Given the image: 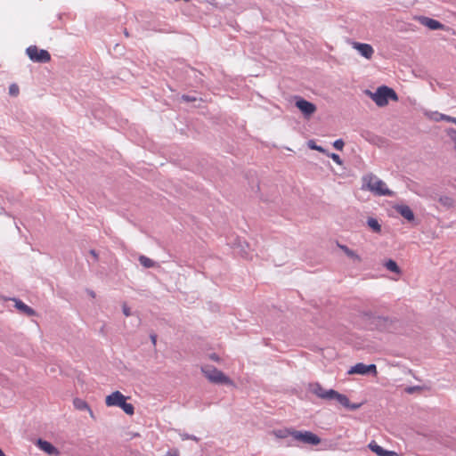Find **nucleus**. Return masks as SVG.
<instances>
[{
	"label": "nucleus",
	"mask_w": 456,
	"mask_h": 456,
	"mask_svg": "<svg viewBox=\"0 0 456 456\" xmlns=\"http://www.w3.org/2000/svg\"><path fill=\"white\" fill-rule=\"evenodd\" d=\"M127 415H133L134 413V407L132 403H126V401L120 407Z\"/></svg>",
	"instance_id": "393cba45"
},
{
	"label": "nucleus",
	"mask_w": 456,
	"mask_h": 456,
	"mask_svg": "<svg viewBox=\"0 0 456 456\" xmlns=\"http://www.w3.org/2000/svg\"><path fill=\"white\" fill-rule=\"evenodd\" d=\"M155 30L159 31V32H165V33L172 32L171 29H167V28H160V29H155Z\"/></svg>",
	"instance_id": "58836bf2"
},
{
	"label": "nucleus",
	"mask_w": 456,
	"mask_h": 456,
	"mask_svg": "<svg viewBox=\"0 0 456 456\" xmlns=\"http://www.w3.org/2000/svg\"><path fill=\"white\" fill-rule=\"evenodd\" d=\"M345 142L342 139H338L333 142V147L338 151H342L344 148Z\"/></svg>",
	"instance_id": "c85d7f7f"
},
{
	"label": "nucleus",
	"mask_w": 456,
	"mask_h": 456,
	"mask_svg": "<svg viewBox=\"0 0 456 456\" xmlns=\"http://www.w3.org/2000/svg\"><path fill=\"white\" fill-rule=\"evenodd\" d=\"M338 247L343 250V252L348 256L350 257L351 259H353L354 261L355 262H358L360 263L362 261V258L361 256L356 253L354 252V250H352L351 248H349L346 245H342V244H338Z\"/></svg>",
	"instance_id": "f3484780"
},
{
	"label": "nucleus",
	"mask_w": 456,
	"mask_h": 456,
	"mask_svg": "<svg viewBox=\"0 0 456 456\" xmlns=\"http://www.w3.org/2000/svg\"><path fill=\"white\" fill-rule=\"evenodd\" d=\"M367 224L374 232H381V225L376 218L369 217L367 220Z\"/></svg>",
	"instance_id": "aec40b11"
},
{
	"label": "nucleus",
	"mask_w": 456,
	"mask_h": 456,
	"mask_svg": "<svg viewBox=\"0 0 456 456\" xmlns=\"http://www.w3.org/2000/svg\"><path fill=\"white\" fill-rule=\"evenodd\" d=\"M28 58L37 63H47L51 61V54L48 51L39 49L37 45H30L26 49Z\"/></svg>",
	"instance_id": "39448f33"
},
{
	"label": "nucleus",
	"mask_w": 456,
	"mask_h": 456,
	"mask_svg": "<svg viewBox=\"0 0 456 456\" xmlns=\"http://www.w3.org/2000/svg\"><path fill=\"white\" fill-rule=\"evenodd\" d=\"M416 389H419V387H408V388L406 389V391H407L408 393H412V392H413L414 390H416Z\"/></svg>",
	"instance_id": "4c0bfd02"
},
{
	"label": "nucleus",
	"mask_w": 456,
	"mask_h": 456,
	"mask_svg": "<svg viewBox=\"0 0 456 456\" xmlns=\"http://www.w3.org/2000/svg\"><path fill=\"white\" fill-rule=\"evenodd\" d=\"M138 260L140 264L145 268H152L158 265L156 262L143 255L140 256Z\"/></svg>",
	"instance_id": "6ab92c4d"
},
{
	"label": "nucleus",
	"mask_w": 456,
	"mask_h": 456,
	"mask_svg": "<svg viewBox=\"0 0 456 456\" xmlns=\"http://www.w3.org/2000/svg\"><path fill=\"white\" fill-rule=\"evenodd\" d=\"M37 445L42 451H44L45 452H46L49 455H58L59 454L58 449L47 441L38 439Z\"/></svg>",
	"instance_id": "2eb2a0df"
},
{
	"label": "nucleus",
	"mask_w": 456,
	"mask_h": 456,
	"mask_svg": "<svg viewBox=\"0 0 456 456\" xmlns=\"http://www.w3.org/2000/svg\"><path fill=\"white\" fill-rule=\"evenodd\" d=\"M88 412H89L91 418L95 419V416H94V412H93V411L91 409H90V411H88Z\"/></svg>",
	"instance_id": "ea45409f"
},
{
	"label": "nucleus",
	"mask_w": 456,
	"mask_h": 456,
	"mask_svg": "<svg viewBox=\"0 0 456 456\" xmlns=\"http://www.w3.org/2000/svg\"><path fill=\"white\" fill-rule=\"evenodd\" d=\"M417 20L420 22L421 25L428 27L432 30L441 29L444 28V25L436 20L426 17L419 16Z\"/></svg>",
	"instance_id": "9d476101"
},
{
	"label": "nucleus",
	"mask_w": 456,
	"mask_h": 456,
	"mask_svg": "<svg viewBox=\"0 0 456 456\" xmlns=\"http://www.w3.org/2000/svg\"><path fill=\"white\" fill-rule=\"evenodd\" d=\"M432 118L435 121H436V122L442 121V120L448 121V122H452L453 117H451V116H448V115H445V114H441V113H438V112H435V113H433V118Z\"/></svg>",
	"instance_id": "5701e85b"
},
{
	"label": "nucleus",
	"mask_w": 456,
	"mask_h": 456,
	"mask_svg": "<svg viewBox=\"0 0 456 456\" xmlns=\"http://www.w3.org/2000/svg\"><path fill=\"white\" fill-rule=\"evenodd\" d=\"M384 266L390 272L392 273H397V274H400L401 273V269L400 267L398 266V265L396 264L395 261H394L393 259H388L387 261L385 262L384 264Z\"/></svg>",
	"instance_id": "a211bd4d"
},
{
	"label": "nucleus",
	"mask_w": 456,
	"mask_h": 456,
	"mask_svg": "<svg viewBox=\"0 0 456 456\" xmlns=\"http://www.w3.org/2000/svg\"><path fill=\"white\" fill-rule=\"evenodd\" d=\"M12 300L15 303L14 306L21 314H23L28 317L36 315V311L33 308H31L30 306L27 305L25 303H23L20 299L13 298Z\"/></svg>",
	"instance_id": "f8f14e48"
},
{
	"label": "nucleus",
	"mask_w": 456,
	"mask_h": 456,
	"mask_svg": "<svg viewBox=\"0 0 456 456\" xmlns=\"http://www.w3.org/2000/svg\"><path fill=\"white\" fill-rule=\"evenodd\" d=\"M209 358L212 361H215V362H219L220 361V357L216 353H213V354H209Z\"/></svg>",
	"instance_id": "f704fd0d"
},
{
	"label": "nucleus",
	"mask_w": 456,
	"mask_h": 456,
	"mask_svg": "<svg viewBox=\"0 0 456 456\" xmlns=\"http://www.w3.org/2000/svg\"><path fill=\"white\" fill-rule=\"evenodd\" d=\"M20 89L16 84H12L9 86V94L12 96H17L19 94Z\"/></svg>",
	"instance_id": "bb28decb"
},
{
	"label": "nucleus",
	"mask_w": 456,
	"mask_h": 456,
	"mask_svg": "<svg viewBox=\"0 0 456 456\" xmlns=\"http://www.w3.org/2000/svg\"><path fill=\"white\" fill-rule=\"evenodd\" d=\"M290 436L295 440L302 442L306 444L317 445L321 442L320 437L310 431L292 430Z\"/></svg>",
	"instance_id": "423d86ee"
},
{
	"label": "nucleus",
	"mask_w": 456,
	"mask_h": 456,
	"mask_svg": "<svg viewBox=\"0 0 456 456\" xmlns=\"http://www.w3.org/2000/svg\"><path fill=\"white\" fill-rule=\"evenodd\" d=\"M369 448L375 452L378 456H395L396 453L393 451H387L379 445L376 442L372 441L369 444Z\"/></svg>",
	"instance_id": "dca6fc26"
},
{
	"label": "nucleus",
	"mask_w": 456,
	"mask_h": 456,
	"mask_svg": "<svg viewBox=\"0 0 456 456\" xmlns=\"http://www.w3.org/2000/svg\"><path fill=\"white\" fill-rule=\"evenodd\" d=\"M124 35L128 37H129V32L127 31L126 28L124 29Z\"/></svg>",
	"instance_id": "a19ab883"
},
{
	"label": "nucleus",
	"mask_w": 456,
	"mask_h": 456,
	"mask_svg": "<svg viewBox=\"0 0 456 456\" xmlns=\"http://www.w3.org/2000/svg\"><path fill=\"white\" fill-rule=\"evenodd\" d=\"M354 48L356 49L360 54L366 59H370L374 53L372 46L369 44L354 43Z\"/></svg>",
	"instance_id": "9b49d317"
},
{
	"label": "nucleus",
	"mask_w": 456,
	"mask_h": 456,
	"mask_svg": "<svg viewBox=\"0 0 456 456\" xmlns=\"http://www.w3.org/2000/svg\"><path fill=\"white\" fill-rule=\"evenodd\" d=\"M291 431L292 430H289V429L278 430V431L275 432V435H276V436H278L280 438H284L288 435H290Z\"/></svg>",
	"instance_id": "c756f323"
},
{
	"label": "nucleus",
	"mask_w": 456,
	"mask_h": 456,
	"mask_svg": "<svg viewBox=\"0 0 456 456\" xmlns=\"http://www.w3.org/2000/svg\"><path fill=\"white\" fill-rule=\"evenodd\" d=\"M308 146H309L310 149L315 150V151H317L319 152H322V153L325 152V150L322 146L316 145L314 141H309L308 142Z\"/></svg>",
	"instance_id": "cd10ccee"
},
{
	"label": "nucleus",
	"mask_w": 456,
	"mask_h": 456,
	"mask_svg": "<svg viewBox=\"0 0 456 456\" xmlns=\"http://www.w3.org/2000/svg\"><path fill=\"white\" fill-rule=\"evenodd\" d=\"M362 188L378 196H393L394 192L386 187V183L373 174L362 177Z\"/></svg>",
	"instance_id": "f03ea898"
},
{
	"label": "nucleus",
	"mask_w": 456,
	"mask_h": 456,
	"mask_svg": "<svg viewBox=\"0 0 456 456\" xmlns=\"http://www.w3.org/2000/svg\"><path fill=\"white\" fill-rule=\"evenodd\" d=\"M369 373L377 374V367L375 364L366 365L362 362H359L348 370V374L366 375Z\"/></svg>",
	"instance_id": "6e6552de"
},
{
	"label": "nucleus",
	"mask_w": 456,
	"mask_h": 456,
	"mask_svg": "<svg viewBox=\"0 0 456 456\" xmlns=\"http://www.w3.org/2000/svg\"><path fill=\"white\" fill-rule=\"evenodd\" d=\"M204 376L214 384L232 385V381L223 371L217 370L212 365H205L201 367Z\"/></svg>",
	"instance_id": "20e7f679"
},
{
	"label": "nucleus",
	"mask_w": 456,
	"mask_h": 456,
	"mask_svg": "<svg viewBox=\"0 0 456 456\" xmlns=\"http://www.w3.org/2000/svg\"><path fill=\"white\" fill-rule=\"evenodd\" d=\"M150 338H151V340L153 346H155L156 343H157V335L155 333H151L150 335Z\"/></svg>",
	"instance_id": "c9c22d12"
},
{
	"label": "nucleus",
	"mask_w": 456,
	"mask_h": 456,
	"mask_svg": "<svg viewBox=\"0 0 456 456\" xmlns=\"http://www.w3.org/2000/svg\"><path fill=\"white\" fill-rule=\"evenodd\" d=\"M372 319V323L379 330H389L393 323V321L388 317L373 316Z\"/></svg>",
	"instance_id": "ddd939ff"
},
{
	"label": "nucleus",
	"mask_w": 456,
	"mask_h": 456,
	"mask_svg": "<svg viewBox=\"0 0 456 456\" xmlns=\"http://www.w3.org/2000/svg\"><path fill=\"white\" fill-rule=\"evenodd\" d=\"M446 134L450 137L452 142L454 143V149L456 150V129H454V128H448L446 130Z\"/></svg>",
	"instance_id": "a878e982"
},
{
	"label": "nucleus",
	"mask_w": 456,
	"mask_h": 456,
	"mask_svg": "<svg viewBox=\"0 0 456 456\" xmlns=\"http://www.w3.org/2000/svg\"><path fill=\"white\" fill-rule=\"evenodd\" d=\"M309 390L317 397L324 400H336L345 408L351 411L358 410L362 403H351L346 395L338 393L334 389L326 390L322 387L320 383H311L309 385Z\"/></svg>",
	"instance_id": "f257e3e1"
},
{
	"label": "nucleus",
	"mask_w": 456,
	"mask_h": 456,
	"mask_svg": "<svg viewBox=\"0 0 456 456\" xmlns=\"http://www.w3.org/2000/svg\"><path fill=\"white\" fill-rule=\"evenodd\" d=\"M438 201L440 202L441 205H443L445 208H451L452 206H453V203H454V200H452V198L449 197V196H440L438 198Z\"/></svg>",
	"instance_id": "4be33fe9"
},
{
	"label": "nucleus",
	"mask_w": 456,
	"mask_h": 456,
	"mask_svg": "<svg viewBox=\"0 0 456 456\" xmlns=\"http://www.w3.org/2000/svg\"><path fill=\"white\" fill-rule=\"evenodd\" d=\"M328 156L333 159V161H335L337 164L338 165H342V159L341 158L339 157V155L336 154V153H330V154H328Z\"/></svg>",
	"instance_id": "2f4dec72"
},
{
	"label": "nucleus",
	"mask_w": 456,
	"mask_h": 456,
	"mask_svg": "<svg viewBox=\"0 0 456 456\" xmlns=\"http://www.w3.org/2000/svg\"><path fill=\"white\" fill-rule=\"evenodd\" d=\"M181 100L183 102H196L198 100V98L196 96L183 94L181 96Z\"/></svg>",
	"instance_id": "7c9ffc66"
},
{
	"label": "nucleus",
	"mask_w": 456,
	"mask_h": 456,
	"mask_svg": "<svg viewBox=\"0 0 456 456\" xmlns=\"http://www.w3.org/2000/svg\"><path fill=\"white\" fill-rule=\"evenodd\" d=\"M122 311H123V314L126 316H130L131 315V310H130V308L127 306V305L126 303H124L123 305H122Z\"/></svg>",
	"instance_id": "72a5a7b5"
},
{
	"label": "nucleus",
	"mask_w": 456,
	"mask_h": 456,
	"mask_svg": "<svg viewBox=\"0 0 456 456\" xmlns=\"http://www.w3.org/2000/svg\"><path fill=\"white\" fill-rule=\"evenodd\" d=\"M452 123H454L456 125V118L453 117V119H452Z\"/></svg>",
	"instance_id": "79ce46f5"
},
{
	"label": "nucleus",
	"mask_w": 456,
	"mask_h": 456,
	"mask_svg": "<svg viewBox=\"0 0 456 456\" xmlns=\"http://www.w3.org/2000/svg\"><path fill=\"white\" fill-rule=\"evenodd\" d=\"M365 94L369 95L379 107H384L388 104V101H398V96L394 89L387 86H379L375 93L366 90Z\"/></svg>",
	"instance_id": "7ed1b4c3"
},
{
	"label": "nucleus",
	"mask_w": 456,
	"mask_h": 456,
	"mask_svg": "<svg viewBox=\"0 0 456 456\" xmlns=\"http://www.w3.org/2000/svg\"><path fill=\"white\" fill-rule=\"evenodd\" d=\"M181 437L183 440H188V439H191V440H193V441H196L198 442L199 441V438L196 437L195 436L193 435H189V434H180Z\"/></svg>",
	"instance_id": "473e14b6"
},
{
	"label": "nucleus",
	"mask_w": 456,
	"mask_h": 456,
	"mask_svg": "<svg viewBox=\"0 0 456 456\" xmlns=\"http://www.w3.org/2000/svg\"><path fill=\"white\" fill-rule=\"evenodd\" d=\"M295 106L302 112L305 118H309L317 110L316 106L304 98L297 97Z\"/></svg>",
	"instance_id": "0eeeda50"
},
{
	"label": "nucleus",
	"mask_w": 456,
	"mask_h": 456,
	"mask_svg": "<svg viewBox=\"0 0 456 456\" xmlns=\"http://www.w3.org/2000/svg\"><path fill=\"white\" fill-rule=\"evenodd\" d=\"M395 209L398 214H400L407 221L411 222V221L414 220V214L409 206L397 205V206H395Z\"/></svg>",
	"instance_id": "4468645a"
},
{
	"label": "nucleus",
	"mask_w": 456,
	"mask_h": 456,
	"mask_svg": "<svg viewBox=\"0 0 456 456\" xmlns=\"http://www.w3.org/2000/svg\"><path fill=\"white\" fill-rule=\"evenodd\" d=\"M126 397L119 391H115L106 396L105 403L107 406H117L121 407L122 404L126 402Z\"/></svg>",
	"instance_id": "1a4fd4ad"
},
{
	"label": "nucleus",
	"mask_w": 456,
	"mask_h": 456,
	"mask_svg": "<svg viewBox=\"0 0 456 456\" xmlns=\"http://www.w3.org/2000/svg\"><path fill=\"white\" fill-rule=\"evenodd\" d=\"M238 247L240 248V253L241 254V256L243 257H248V249H249V245L248 242L246 241H239L238 242Z\"/></svg>",
	"instance_id": "b1692460"
},
{
	"label": "nucleus",
	"mask_w": 456,
	"mask_h": 456,
	"mask_svg": "<svg viewBox=\"0 0 456 456\" xmlns=\"http://www.w3.org/2000/svg\"><path fill=\"white\" fill-rule=\"evenodd\" d=\"M89 253H90V255H91L92 256H94V258L95 260H98V254H97V252H96L94 249H91V250L89 251Z\"/></svg>",
	"instance_id": "e433bc0d"
},
{
	"label": "nucleus",
	"mask_w": 456,
	"mask_h": 456,
	"mask_svg": "<svg viewBox=\"0 0 456 456\" xmlns=\"http://www.w3.org/2000/svg\"><path fill=\"white\" fill-rule=\"evenodd\" d=\"M73 404L74 407L78 411H90L88 403L80 398H75Z\"/></svg>",
	"instance_id": "412c9836"
}]
</instances>
